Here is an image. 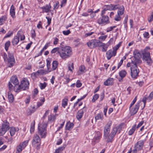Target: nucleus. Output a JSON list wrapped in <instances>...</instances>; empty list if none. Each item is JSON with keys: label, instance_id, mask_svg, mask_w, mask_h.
Returning <instances> with one entry per match:
<instances>
[{"label": "nucleus", "instance_id": "423d86ee", "mask_svg": "<svg viewBox=\"0 0 153 153\" xmlns=\"http://www.w3.org/2000/svg\"><path fill=\"white\" fill-rule=\"evenodd\" d=\"M48 123L43 122L38 127V133L40 135L42 138H45L46 134V128Z\"/></svg>", "mask_w": 153, "mask_h": 153}, {"label": "nucleus", "instance_id": "a211bd4d", "mask_svg": "<svg viewBox=\"0 0 153 153\" xmlns=\"http://www.w3.org/2000/svg\"><path fill=\"white\" fill-rule=\"evenodd\" d=\"M116 54V51H115L114 49L113 50H110L107 52L106 53V56L108 60L110 59L113 56H115Z\"/></svg>", "mask_w": 153, "mask_h": 153}, {"label": "nucleus", "instance_id": "e2e57ef3", "mask_svg": "<svg viewBox=\"0 0 153 153\" xmlns=\"http://www.w3.org/2000/svg\"><path fill=\"white\" fill-rule=\"evenodd\" d=\"M116 27L115 26H113L111 27H109L107 29V32H109L110 31L113 30L114 28L115 27Z\"/></svg>", "mask_w": 153, "mask_h": 153}, {"label": "nucleus", "instance_id": "f257e3e1", "mask_svg": "<svg viewBox=\"0 0 153 153\" xmlns=\"http://www.w3.org/2000/svg\"><path fill=\"white\" fill-rule=\"evenodd\" d=\"M62 48L59 51V55L63 59H65L70 57L72 54L71 48L68 46H66L64 47L61 46Z\"/></svg>", "mask_w": 153, "mask_h": 153}, {"label": "nucleus", "instance_id": "3c124183", "mask_svg": "<svg viewBox=\"0 0 153 153\" xmlns=\"http://www.w3.org/2000/svg\"><path fill=\"white\" fill-rule=\"evenodd\" d=\"M148 19L149 22H151L153 20V12L152 13L151 15L148 17Z\"/></svg>", "mask_w": 153, "mask_h": 153}, {"label": "nucleus", "instance_id": "4c0bfd02", "mask_svg": "<svg viewBox=\"0 0 153 153\" xmlns=\"http://www.w3.org/2000/svg\"><path fill=\"white\" fill-rule=\"evenodd\" d=\"M68 68L69 70L72 71V70L74 69V64L73 63H70L68 65Z\"/></svg>", "mask_w": 153, "mask_h": 153}, {"label": "nucleus", "instance_id": "f704fd0d", "mask_svg": "<svg viewBox=\"0 0 153 153\" xmlns=\"http://www.w3.org/2000/svg\"><path fill=\"white\" fill-rule=\"evenodd\" d=\"M35 122L34 121L33 123H31L30 125V131L31 133L33 132L34 130Z\"/></svg>", "mask_w": 153, "mask_h": 153}, {"label": "nucleus", "instance_id": "72a5a7b5", "mask_svg": "<svg viewBox=\"0 0 153 153\" xmlns=\"http://www.w3.org/2000/svg\"><path fill=\"white\" fill-rule=\"evenodd\" d=\"M97 134L98 135L95 138H94V141L96 143L98 142L100 139V133L99 132H97Z\"/></svg>", "mask_w": 153, "mask_h": 153}, {"label": "nucleus", "instance_id": "338daca9", "mask_svg": "<svg viewBox=\"0 0 153 153\" xmlns=\"http://www.w3.org/2000/svg\"><path fill=\"white\" fill-rule=\"evenodd\" d=\"M7 19V17L5 16H2L1 18H0L1 20L3 22L4 21H5Z\"/></svg>", "mask_w": 153, "mask_h": 153}, {"label": "nucleus", "instance_id": "8fccbe9b", "mask_svg": "<svg viewBox=\"0 0 153 153\" xmlns=\"http://www.w3.org/2000/svg\"><path fill=\"white\" fill-rule=\"evenodd\" d=\"M64 149V148L63 147H60L58 148V149H56L54 153H59L60 151L63 150Z\"/></svg>", "mask_w": 153, "mask_h": 153}, {"label": "nucleus", "instance_id": "393cba45", "mask_svg": "<svg viewBox=\"0 0 153 153\" xmlns=\"http://www.w3.org/2000/svg\"><path fill=\"white\" fill-rule=\"evenodd\" d=\"M143 61L146 62L147 65H151L153 62V60L151 57L143 59Z\"/></svg>", "mask_w": 153, "mask_h": 153}, {"label": "nucleus", "instance_id": "6e6552de", "mask_svg": "<svg viewBox=\"0 0 153 153\" xmlns=\"http://www.w3.org/2000/svg\"><path fill=\"white\" fill-rule=\"evenodd\" d=\"M9 123L6 120L3 121L2 125V127L0 129V136L3 135L9 129Z\"/></svg>", "mask_w": 153, "mask_h": 153}, {"label": "nucleus", "instance_id": "9b49d317", "mask_svg": "<svg viewBox=\"0 0 153 153\" xmlns=\"http://www.w3.org/2000/svg\"><path fill=\"white\" fill-rule=\"evenodd\" d=\"M32 143L36 146V149H38L41 144V140L37 134H35L33 138Z\"/></svg>", "mask_w": 153, "mask_h": 153}, {"label": "nucleus", "instance_id": "bb28decb", "mask_svg": "<svg viewBox=\"0 0 153 153\" xmlns=\"http://www.w3.org/2000/svg\"><path fill=\"white\" fill-rule=\"evenodd\" d=\"M10 13L11 16L13 18L15 17V11L14 7L13 5H12L11 7Z\"/></svg>", "mask_w": 153, "mask_h": 153}, {"label": "nucleus", "instance_id": "a19ab883", "mask_svg": "<svg viewBox=\"0 0 153 153\" xmlns=\"http://www.w3.org/2000/svg\"><path fill=\"white\" fill-rule=\"evenodd\" d=\"M68 101L67 99H65L62 100V106L64 108H65V106L67 105Z\"/></svg>", "mask_w": 153, "mask_h": 153}, {"label": "nucleus", "instance_id": "7c9ffc66", "mask_svg": "<svg viewBox=\"0 0 153 153\" xmlns=\"http://www.w3.org/2000/svg\"><path fill=\"white\" fill-rule=\"evenodd\" d=\"M127 72L125 70H122L119 72V74L120 77L122 78H123L125 77Z\"/></svg>", "mask_w": 153, "mask_h": 153}, {"label": "nucleus", "instance_id": "39448f33", "mask_svg": "<svg viewBox=\"0 0 153 153\" xmlns=\"http://www.w3.org/2000/svg\"><path fill=\"white\" fill-rule=\"evenodd\" d=\"M133 64L132 62V60H131V63L128 62L126 65V66L128 67H131L130 70H131V77L133 78H136L137 75L139 73V71L138 68V67L140 66L139 65H135L134 67L133 65Z\"/></svg>", "mask_w": 153, "mask_h": 153}, {"label": "nucleus", "instance_id": "4be33fe9", "mask_svg": "<svg viewBox=\"0 0 153 153\" xmlns=\"http://www.w3.org/2000/svg\"><path fill=\"white\" fill-rule=\"evenodd\" d=\"M51 71H49L48 70V71L42 69H41L38 70L36 72L34 73L35 76H36V75H38L39 74H40L42 75L45 74H48L49 72Z\"/></svg>", "mask_w": 153, "mask_h": 153}, {"label": "nucleus", "instance_id": "a878e982", "mask_svg": "<svg viewBox=\"0 0 153 153\" xmlns=\"http://www.w3.org/2000/svg\"><path fill=\"white\" fill-rule=\"evenodd\" d=\"M74 124L72 123H71L70 121L68 122L66 125L65 128L66 130H70L71 128H73Z\"/></svg>", "mask_w": 153, "mask_h": 153}, {"label": "nucleus", "instance_id": "412c9836", "mask_svg": "<svg viewBox=\"0 0 153 153\" xmlns=\"http://www.w3.org/2000/svg\"><path fill=\"white\" fill-rule=\"evenodd\" d=\"M51 7L50 5V4H46L45 6L41 7L40 8L42 10V12L48 13L51 11Z\"/></svg>", "mask_w": 153, "mask_h": 153}, {"label": "nucleus", "instance_id": "0e129e2a", "mask_svg": "<svg viewBox=\"0 0 153 153\" xmlns=\"http://www.w3.org/2000/svg\"><path fill=\"white\" fill-rule=\"evenodd\" d=\"M67 0H62L61 1V3L60 6L62 7L63 6H64L66 4Z\"/></svg>", "mask_w": 153, "mask_h": 153}, {"label": "nucleus", "instance_id": "6ab92c4d", "mask_svg": "<svg viewBox=\"0 0 153 153\" xmlns=\"http://www.w3.org/2000/svg\"><path fill=\"white\" fill-rule=\"evenodd\" d=\"M10 82L13 83L14 86L13 88L14 91L16 92L15 90V87L16 85H19L18 84L19 83V81L17 78L16 76H13L11 77L10 79Z\"/></svg>", "mask_w": 153, "mask_h": 153}, {"label": "nucleus", "instance_id": "052dcab7", "mask_svg": "<svg viewBox=\"0 0 153 153\" xmlns=\"http://www.w3.org/2000/svg\"><path fill=\"white\" fill-rule=\"evenodd\" d=\"M82 83L80 82V81L78 80L76 82V86L77 87L79 88L82 85Z\"/></svg>", "mask_w": 153, "mask_h": 153}, {"label": "nucleus", "instance_id": "c756f323", "mask_svg": "<svg viewBox=\"0 0 153 153\" xmlns=\"http://www.w3.org/2000/svg\"><path fill=\"white\" fill-rule=\"evenodd\" d=\"M95 119L96 120H98L100 119L102 120L103 119V115L102 112L100 113L97 114L95 117Z\"/></svg>", "mask_w": 153, "mask_h": 153}, {"label": "nucleus", "instance_id": "a18cd8bd", "mask_svg": "<svg viewBox=\"0 0 153 153\" xmlns=\"http://www.w3.org/2000/svg\"><path fill=\"white\" fill-rule=\"evenodd\" d=\"M28 142V140H27L24 141L22 143H21L22 146V147H23V149H24L26 146Z\"/></svg>", "mask_w": 153, "mask_h": 153}, {"label": "nucleus", "instance_id": "aec40b11", "mask_svg": "<svg viewBox=\"0 0 153 153\" xmlns=\"http://www.w3.org/2000/svg\"><path fill=\"white\" fill-rule=\"evenodd\" d=\"M140 104L139 103H137L135 107L134 108H131L130 109V113L131 115H134L136 114L139 108Z\"/></svg>", "mask_w": 153, "mask_h": 153}, {"label": "nucleus", "instance_id": "20e7f679", "mask_svg": "<svg viewBox=\"0 0 153 153\" xmlns=\"http://www.w3.org/2000/svg\"><path fill=\"white\" fill-rule=\"evenodd\" d=\"M5 62L9 63L7 67H11L15 63V60L13 53L12 52H9L8 53V57L6 53H4L3 56Z\"/></svg>", "mask_w": 153, "mask_h": 153}, {"label": "nucleus", "instance_id": "13d9d810", "mask_svg": "<svg viewBox=\"0 0 153 153\" xmlns=\"http://www.w3.org/2000/svg\"><path fill=\"white\" fill-rule=\"evenodd\" d=\"M47 66L48 70H49L51 66V62L49 60H47Z\"/></svg>", "mask_w": 153, "mask_h": 153}, {"label": "nucleus", "instance_id": "dca6fc26", "mask_svg": "<svg viewBox=\"0 0 153 153\" xmlns=\"http://www.w3.org/2000/svg\"><path fill=\"white\" fill-rule=\"evenodd\" d=\"M117 131V128H113L111 133L108 136V138L107 140V142H111L112 140L114 137Z\"/></svg>", "mask_w": 153, "mask_h": 153}, {"label": "nucleus", "instance_id": "b1692460", "mask_svg": "<svg viewBox=\"0 0 153 153\" xmlns=\"http://www.w3.org/2000/svg\"><path fill=\"white\" fill-rule=\"evenodd\" d=\"M36 108H35V106H30V107L28 108L27 109V112L28 115H30L32 113H34Z\"/></svg>", "mask_w": 153, "mask_h": 153}, {"label": "nucleus", "instance_id": "603ef678", "mask_svg": "<svg viewBox=\"0 0 153 153\" xmlns=\"http://www.w3.org/2000/svg\"><path fill=\"white\" fill-rule=\"evenodd\" d=\"M137 97L136 96L134 98V99L132 101L131 103V104L130 106L129 107V109H130V108H131L133 105H134L135 102H136L137 100Z\"/></svg>", "mask_w": 153, "mask_h": 153}, {"label": "nucleus", "instance_id": "7ed1b4c3", "mask_svg": "<svg viewBox=\"0 0 153 153\" xmlns=\"http://www.w3.org/2000/svg\"><path fill=\"white\" fill-rule=\"evenodd\" d=\"M29 83L27 78H24L23 80L21 81V83L19 85L15 87L16 92H19L22 90H25L29 88Z\"/></svg>", "mask_w": 153, "mask_h": 153}, {"label": "nucleus", "instance_id": "2eb2a0df", "mask_svg": "<svg viewBox=\"0 0 153 153\" xmlns=\"http://www.w3.org/2000/svg\"><path fill=\"white\" fill-rule=\"evenodd\" d=\"M112 124L111 121L109 122L105 125L104 130V134L105 137H107L110 131V126Z\"/></svg>", "mask_w": 153, "mask_h": 153}, {"label": "nucleus", "instance_id": "bf43d9fd", "mask_svg": "<svg viewBox=\"0 0 153 153\" xmlns=\"http://www.w3.org/2000/svg\"><path fill=\"white\" fill-rule=\"evenodd\" d=\"M62 33L64 35H67L71 33V31L69 30H68L67 31H63Z\"/></svg>", "mask_w": 153, "mask_h": 153}, {"label": "nucleus", "instance_id": "e433bc0d", "mask_svg": "<svg viewBox=\"0 0 153 153\" xmlns=\"http://www.w3.org/2000/svg\"><path fill=\"white\" fill-rule=\"evenodd\" d=\"M136 128V125H134L132 128L128 131V134L131 135L134 132Z\"/></svg>", "mask_w": 153, "mask_h": 153}, {"label": "nucleus", "instance_id": "0eeeda50", "mask_svg": "<svg viewBox=\"0 0 153 153\" xmlns=\"http://www.w3.org/2000/svg\"><path fill=\"white\" fill-rule=\"evenodd\" d=\"M88 46L90 48H95L97 47L103 46V43L97 39L92 40L87 42Z\"/></svg>", "mask_w": 153, "mask_h": 153}, {"label": "nucleus", "instance_id": "6e6d98bb", "mask_svg": "<svg viewBox=\"0 0 153 153\" xmlns=\"http://www.w3.org/2000/svg\"><path fill=\"white\" fill-rule=\"evenodd\" d=\"M85 67L83 65H81L79 68V70L81 72H84Z\"/></svg>", "mask_w": 153, "mask_h": 153}, {"label": "nucleus", "instance_id": "ddd939ff", "mask_svg": "<svg viewBox=\"0 0 153 153\" xmlns=\"http://www.w3.org/2000/svg\"><path fill=\"white\" fill-rule=\"evenodd\" d=\"M124 8L123 6H122L120 9H118L117 14L116 16L114 19L116 21H119L121 19L120 16L122 15L124 13Z\"/></svg>", "mask_w": 153, "mask_h": 153}, {"label": "nucleus", "instance_id": "f03ea898", "mask_svg": "<svg viewBox=\"0 0 153 153\" xmlns=\"http://www.w3.org/2000/svg\"><path fill=\"white\" fill-rule=\"evenodd\" d=\"M133 55L131 59L134 66L136 67L135 65L139 66L142 62L141 60V56L140 51L137 49L135 50L133 52Z\"/></svg>", "mask_w": 153, "mask_h": 153}, {"label": "nucleus", "instance_id": "79ce46f5", "mask_svg": "<svg viewBox=\"0 0 153 153\" xmlns=\"http://www.w3.org/2000/svg\"><path fill=\"white\" fill-rule=\"evenodd\" d=\"M22 148H23V147L22 146L21 143H20L19 145L16 147L17 151L18 152H20L22 151Z\"/></svg>", "mask_w": 153, "mask_h": 153}, {"label": "nucleus", "instance_id": "cd10ccee", "mask_svg": "<svg viewBox=\"0 0 153 153\" xmlns=\"http://www.w3.org/2000/svg\"><path fill=\"white\" fill-rule=\"evenodd\" d=\"M8 97L9 102H13L14 100V97L10 91L8 92Z\"/></svg>", "mask_w": 153, "mask_h": 153}, {"label": "nucleus", "instance_id": "de8ad7c7", "mask_svg": "<svg viewBox=\"0 0 153 153\" xmlns=\"http://www.w3.org/2000/svg\"><path fill=\"white\" fill-rule=\"evenodd\" d=\"M46 86V84L45 82L43 83H40V87L41 89H44Z\"/></svg>", "mask_w": 153, "mask_h": 153}, {"label": "nucleus", "instance_id": "864d4df0", "mask_svg": "<svg viewBox=\"0 0 153 153\" xmlns=\"http://www.w3.org/2000/svg\"><path fill=\"white\" fill-rule=\"evenodd\" d=\"M103 46H102L101 47H102V51L103 52H105L107 50L108 46L105 47V44L103 43Z\"/></svg>", "mask_w": 153, "mask_h": 153}, {"label": "nucleus", "instance_id": "ea45409f", "mask_svg": "<svg viewBox=\"0 0 153 153\" xmlns=\"http://www.w3.org/2000/svg\"><path fill=\"white\" fill-rule=\"evenodd\" d=\"M10 41H8L5 44V49L6 51H7L8 50V47L10 45Z\"/></svg>", "mask_w": 153, "mask_h": 153}, {"label": "nucleus", "instance_id": "c03bdc74", "mask_svg": "<svg viewBox=\"0 0 153 153\" xmlns=\"http://www.w3.org/2000/svg\"><path fill=\"white\" fill-rule=\"evenodd\" d=\"M64 79L66 80L65 81V84L68 83L70 81V79H69V75H65L64 77Z\"/></svg>", "mask_w": 153, "mask_h": 153}, {"label": "nucleus", "instance_id": "58836bf2", "mask_svg": "<svg viewBox=\"0 0 153 153\" xmlns=\"http://www.w3.org/2000/svg\"><path fill=\"white\" fill-rule=\"evenodd\" d=\"M16 132L15 128L14 127L11 128L10 129V133L11 136H13L15 134Z\"/></svg>", "mask_w": 153, "mask_h": 153}, {"label": "nucleus", "instance_id": "69168bd1", "mask_svg": "<svg viewBox=\"0 0 153 153\" xmlns=\"http://www.w3.org/2000/svg\"><path fill=\"white\" fill-rule=\"evenodd\" d=\"M107 37V35H104L101 36L99 38V39H102V40H104Z\"/></svg>", "mask_w": 153, "mask_h": 153}, {"label": "nucleus", "instance_id": "1a4fd4ad", "mask_svg": "<svg viewBox=\"0 0 153 153\" xmlns=\"http://www.w3.org/2000/svg\"><path fill=\"white\" fill-rule=\"evenodd\" d=\"M144 141L140 140L138 141L135 145L134 149L131 152L132 153H137V151L141 150L144 144Z\"/></svg>", "mask_w": 153, "mask_h": 153}, {"label": "nucleus", "instance_id": "f3484780", "mask_svg": "<svg viewBox=\"0 0 153 153\" xmlns=\"http://www.w3.org/2000/svg\"><path fill=\"white\" fill-rule=\"evenodd\" d=\"M20 31H18L17 35L14 36L12 41V43L13 45H17L19 41V38L21 36Z\"/></svg>", "mask_w": 153, "mask_h": 153}, {"label": "nucleus", "instance_id": "49530a36", "mask_svg": "<svg viewBox=\"0 0 153 153\" xmlns=\"http://www.w3.org/2000/svg\"><path fill=\"white\" fill-rule=\"evenodd\" d=\"M10 82H9L8 84V86L9 90L11 91L13 90V86Z\"/></svg>", "mask_w": 153, "mask_h": 153}, {"label": "nucleus", "instance_id": "2f4dec72", "mask_svg": "<svg viewBox=\"0 0 153 153\" xmlns=\"http://www.w3.org/2000/svg\"><path fill=\"white\" fill-rule=\"evenodd\" d=\"M58 62L56 61H53L52 63V69L53 70H55L57 68L58 65Z\"/></svg>", "mask_w": 153, "mask_h": 153}, {"label": "nucleus", "instance_id": "473e14b6", "mask_svg": "<svg viewBox=\"0 0 153 153\" xmlns=\"http://www.w3.org/2000/svg\"><path fill=\"white\" fill-rule=\"evenodd\" d=\"M56 119L55 116L53 114H51L48 117V120L49 121H54Z\"/></svg>", "mask_w": 153, "mask_h": 153}, {"label": "nucleus", "instance_id": "9d476101", "mask_svg": "<svg viewBox=\"0 0 153 153\" xmlns=\"http://www.w3.org/2000/svg\"><path fill=\"white\" fill-rule=\"evenodd\" d=\"M122 6L119 4H111L108 5H105L104 6V7H105V10H114L120 9V8Z\"/></svg>", "mask_w": 153, "mask_h": 153}, {"label": "nucleus", "instance_id": "4d7b16f0", "mask_svg": "<svg viewBox=\"0 0 153 153\" xmlns=\"http://www.w3.org/2000/svg\"><path fill=\"white\" fill-rule=\"evenodd\" d=\"M153 98V91L151 93L149 96L147 97V99L151 100Z\"/></svg>", "mask_w": 153, "mask_h": 153}, {"label": "nucleus", "instance_id": "5fc2aeb1", "mask_svg": "<svg viewBox=\"0 0 153 153\" xmlns=\"http://www.w3.org/2000/svg\"><path fill=\"white\" fill-rule=\"evenodd\" d=\"M124 125L123 123H121L119 125L117 128V130L119 131V133H120L121 130H122V126Z\"/></svg>", "mask_w": 153, "mask_h": 153}, {"label": "nucleus", "instance_id": "c9c22d12", "mask_svg": "<svg viewBox=\"0 0 153 153\" xmlns=\"http://www.w3.org/2000/svg\"><path fill=\"white\" fill-rule=\"evenodd\" d=\"M60 50V48L59 47H57L54 48L51 51V53H55L56 51L58 52V53L59 54V51Z\"/></svg>", "mask_w": 153, "mask_h": 153}, {"label": "nucleus", "instance_id": "c85d7f7f", "mask_svg": "<svg viewBox=\"0 0 153 153\" xmlns=\"http://www.w3.org/2000/svg\"><path fill=\"white\" fill-rule=\"evenodd\" d=\"M143 59L149 57L150 56V54L149 52H143L142 53Z\"/></svg>", "mask_w": 153, "mask_h": 153}, {"label": "nucleus", "instance_id": "680f3d73", "mask_svg": "<svg viewBox=\"0 0 153 153\" xmlns=\"http://www.w3.org/2000/svg\"><path fill=\"white\" fill-rule=\"evenodd\" d=\"M42 23L41 21H40L39 22V23L37 25V27L38 29H39L40 28L42 29L43 28Z\"/></svg>", "mask_w": 153, "mask_h": 153}, {"label": "nucleus", "instance_id": "4468645a", "mask_svg": "<svg viewBox=\"0 0 153 153\" xmlns=\"http://www.w3.org/2000/svg\"><path fill=\"white\" fill-rule=\"evenodd\" d=\"M87 108L85 106L82 108L78 111L77 113L76 117L78 120H79L82 118L84 112L87 111Z\"/></svg>", "mask_w": 153, "mask_h": 153}, {"label": "nucleus", "instance_id": "f8f14e48", "mask_svg": "<svg viewBox=\"0 0 153 153\" xmlns=\"http://www.w3.org/2000/svg\"><path fill=\"white\" fill-rule=\"evenodd\" d=\"M109 17L107 16H102L101 18H99L97 21V22L100 25H104L108 22Z\"/></svg>", "mask_w": 153, "mask_h": 153}, {"label": "nucleus", "instance_id": "09e8293b", "mask_svg": "<svg viewBox=\"0 0 153 153\" xmlns=\"http://www.w3.org/2000/svg\"><path fill=\"white\" fill-rule=\"evenodd\" d=\"M59 5V2L58 1H56V3L54 4L53 5V9H57Z\"/></svg>", "mask_w": 153, "mask_h": 153}, {"label": "nucleus", "instance_id": "37998d69", "mask_svg": "<svg viewBox=\"0 0 153 153\" xmlns=\"http://www.w3.org/2000/svg\"><path fill=\"white\" fill-rule=\"evenodd\" d=\"M99 97V95L97 94H95L93 97V99L92 100V101L93 102H95Z\"/></svg>", "mask_w": 153, "mask_h": 153}, {"label": "nucleus", "instance_id": "774afa93", "mask_svg": "<svg viewBox=\"0 0 153 153\" xmlns=\"http://www.w3.org/2000/svg\"><path fill=\"white\" fill-rule=\"evenodd\" d=\"M54 40L53 42V44L54 45L57 44L59 41L58 39L56 37L54 39Z\"/></svg>", "mask_w": 153, "mask_h": 153}, {"label": "nucleus", "instance_id": "5701e85b", "mask_svg": "<svg viewBox=\"0 0 153 153\" xmlns=\"http://www.w3.org/2000/svg\"><path fill=\"white\" fill-rule=\"evenodd\" d=\"M113 78H109L104 82V84L106 86L112 85L113 83Z\"/></svg>", "mask_w": 153, "mask_h": 153}]
</instances>
